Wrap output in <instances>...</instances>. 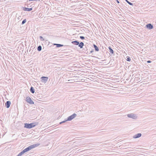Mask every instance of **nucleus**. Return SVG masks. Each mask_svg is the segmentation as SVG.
Wrapping results in <instances>:
<instances>
[{
	"label": "nucleus",
	"mask_w": 156,
	"mask_h": 156,
	"mask_svg": "<svg viewBox=\"0 0 156 156\" xmlns=\"http://www.w3.org/2000/svg\"><path fill=\"white\" fill-rule=\"evenodd\" d=\"M39 145H40V144H38V143L34 144L31 145L30 146H29L28 147L24 149L23 150H24V151H25V152H26L31 150L32 149H33V148H34L37 147L39 146Z\"/></svg>",
	"instance_id": "nucleus-1"
},
{
	"label": "nucleus",
	"mask_w": 156,
	"mask_h": 156,
	"mask_svg": "<svg viewBox=\"0 0 156 156\" xmlns=\"http://www.w3.org/2000/svg\"><path fill=\"white\" fill-rule=\"evenodd\" d=\"M37 125V123L36 122H33L30 124L27 123L24 124V127L28 129H30L35 126Z\"/></svg>",
	"instance_id": "nucleus-2"
},
{
	"label": "nucleus",
	"mask_w": 156,
	"mask_h": 156,
	"mask_svg": "<svg viewBox=\"0 0 156 156\" xmlns=\"http://www.w3.org/2000/svg\"><path fill=\"white\" fill-rule=\"evenodd\" d=\"M72 43L74 45H78V46L80 47V48H82L84 45L83 42H81L80 43L79 41H72Z\"/></svg>",
	"instance_id": "nucleus-3"
},
{
	"label": "nucleus",
	"mask_w": 156,
	"mask_h": 156,
	"mask_svg": "<svg viewBox=\"0 0 156 156\" xmlns=\"http://www.w3.org/2000/svg\"><path fill=\"white\" fill-rule=\"evenodd\" d=\"M77 116V115L76 113H73L72 115L69 116L67 119L66 120V121H70L72 120L74 118L76 117Z\"/></svg>",
	"instance_id": "nucleus-4"
},
{
	"label": "nucleus",
	"mask_w": 156,
	"mask_h": 156,
	"mask_svg": "<svg viewBox=\"0 0 156 156\" xmlns=\"http://www.w3.org/2000/svg\"><path fill=\"white\" fill-rule=\"evenodd\" d=\"M26 101L28 103L32 105L34 104V103L32 100L31 98L29 97H27L26 98Z\"/></svg>",
	"instance_id": "nucleus-5"
},
{
	"label": "nucleus",
	"mask_w": 156,
	"mask_h": 156,
	"mask_svg": "<svg viewBox=\"0 0 156 156\" xmlns=\"http://www.w3.org/2000/svg\"><path fill=\"white\" fill-rule=\"evenodd\" d=\"M127 115L129 118H132L133 119H136L137 118L136 115L133 113L128 114Z\"/></svg>",
	"instance_id": "nucleus-6"
},
{
	"label": "nucleus",
	"mask_w": 156,
	"mask_h": 156,
	"mask_svg": "<svg viewBox=\"0 0 156 156\" xmlns=\"http://www.w3.org/2000/svg\"><path fill=\"white\" fill-rule=\"evenodd\" d=\"M146 27L148 29H152L153 28V26L151 23H149L146 25Z\"/></svg>",
	"instance_id": "nucleus-7"
},
{
	"label": "nucleus",
	"mask_w": 156,
	"mask_h": 156,
	"mask_svg": "<svg viewBox=\"0 0 156 156\" xmlns=\"http://www.w3.org/2000/svg\"><path fill=\"white\" fill-rule=\"evenodd\" d=\"M41 79L43 82L46 83L48 81V77L42 76L41 78Z\"/></svg>",
	"instance_id": "nucleus-8"
},
{
	"label": "nucleus",
	"mask_w": 156,
	"mask_h": 156,
	"mask_svg": "<svg viewBox=\"0 0 156 156\" xmlns=\"http://www.w3.org/2000/svg\"><path fill=\"white\" fill-rule=\"evenodd\" d=\"M11 104L10 101H7L5 103V106L7 108H8L10 107Z\"/></svg>",
	"instance_id": "nucleus-9"
},
{
	"label": "nucleus",
	"mask_w": 156,
	"mask_h": 156,
	"mask_svg": "<svg viewBox=\"0 0 156 156\" xmlns=\"http://www.w3.org/2000/svg\"><path fill=\"white\" fill-rule=\"evenodd\" d=\"M142 134L140 133H137V134L133 136V138H137L141 136Z\"/></svg>",
	"instance_id": "nucleus-10"
},
{
	"label": "nucleus",
	"mask_w": 156,
	"mask_h": 156,
	"mask_svg": "<svg viewBox=\"0 0 156 156\" xmlns=\"http://www.w3.org/2000/svg\"><path fill=\"white\" fill-rule=\"evenodd\" d=\"M24 11H30L32 10V8H27L26 7H24L23 9Z\"/></svg>",
	"instance_id": "nucleus-11"
},
{
	"label": "nucleus",
	"mask_w": 156,
	"mask_h": 156,
	"mask_svg": "<svg viewBox=\"0 0 156 156\" xmlns=\"http://www.w3.org/2000/svg\"><path fill=\"white\" fill-rule=\"evenodd\" d=\"M53 45H56V47L57 48H58L61 47L63 46L64 45L63 44H54Z\"/></svg>",
	"instance_id": "nucleus-12"
},
{
	"label": "nucleus",
	"mask_w": 156,
	"mask_h": 156,
	"mask_svg": "<svg viewBox=\"0 0 156 156\" xmlns=\"http://www.w3.org/2000/svg\"><path fill=\"white\" fill-rule=\"evenodd\" d=\"M94 47V48L95 49V51H98L99 50V48L95 44H93Z\"/></svg>",
	"instance_id": "nucleus-13"
},
{
	"label": "nucleus",
	"mask_w": 156,
	"mask_h": 156,
	"mask_svg": "<svg viewBox=\"0 0 156 156\" xmlns=\"http://www.w3.org/2000/svg\"><path fill=\"white\" fill-rule=\"evenodd\" d=\"M108 48L109 50V52L110 53L112 54H113L114 53V51L113 49L111 48V47L110 46L108 47Z\"/></svg>",
	"instance_id": "nucleus-14"
},
{
	"label": "nucleus",
	"mask_w": 156,
	"mask_h": 156,
	"mask_svg": "<svg viewBox=\"0 0 156 156\" xmlns=\"http://www.w3.org/2000/svg\"><path fill=\"white\" fill-rule=\"evenodd\" d=\"M30 91L32 93H34L35 92V90L34 87H31L30 89Z\"/></svg>",
	"instance_id": "nucleus-15"
},
{
	"label": "nucleus",
	"mask_w": 156,
	"mask_h": 156,
	"mask_svg": "<svg viewBox=\"0 0 156 156\" xmlns=\"http://www.w3.org/2000/svg\"><path fill=\"white\" fill-rule=\"evenodd\" d=\"M41 45H39L38 47L37 50L38 51H40L41 50Z\"/></svg>",
	"instance_id": "nucleus-16"
},
{
	"label": "nucleus",
	"mask_w": 156,
	"mask_h": 156,
	"mask_svg": "<svg viewBox=\"0 0 156 156\" xmlns=\"http://www.w3.org/2000/svg\"><path fill=\"white\" fill-rule=\"evenodd\" d=\"M74 36H75V37L76 38H79L80 37L81 35H80V34H78V35H75Z\"/></svg>",
	"instance_id": "nucleus-17"
},
{
	"label": "nucleus",
	"mask_w": 156,
	"mask_h": 156,
	"mask_svg": "<svg viewBox=\"0 0 156 156\" xmlns=\"http://www.w3.org/2000/svg\"><path fill=\"white\" fill-rule=\"evenodd\" d=\"M126 2L128 3L129 5H133V4L129 2L128 0H125Z\"/></svg>",
	"instance_id": "nucleus-18"
},
{
	"label": "nucleus",
	"mask_w": 156,
	"mask_h": 156,
	"mask_svg": "<svg viewBox=\"0 0 156 156\" xmlns=\"http://www.w3.org/2000/svg\"><path fill=\"white\" fill-rule=\"evenodd\" d=\"M126 60L130 62L131 61V58L130 57L127 56V57Z\"/></svg>",
	"instance_id": "nucleus-19"
},
{
	"label": "nucleus",
	"mask_w": 156,
	"mask_h": 156,
	"mask_svg": "<svg viewBox=\"0 0 156 156\" xmlns=\"http://www.w3.org/2000/svg\"><path fill=\"white\" fill-rule=\"evenodd\" d=\"M26 21L27 20L26 19H24L22 22V24L23 25L26 22Z\"/></svg>",
	"instance_id": "nucleus-20"
},
{
	"label": "nucleus",
	"mask_w": 156,
	"mask_h": 156,
	"mask_svg": "<svg viewBox=\"0 0 156 156\" xmlns=\"http://www.w3.org/2000/svg\"><path fill=\"white\" fill-rule=\"evenodd\" d=\"M25 153V151H24V150H23L20 153L21 154V155H22L23 154H24Z\"/></svg>",
	"instance_id": "nucleus-21"
},
{
	"label": "nucleus",
	"mask_w": 156,
	"mask_h": 156,
	"mask_svg": "<svg viewBox=\"0 0 156 156\" xmlns=\"http://www.w3.org/2000/svg\"><path fill=\"white\" fill-rule=\"evenodd\" d=\"M66 121V120H64V121H63L62 122H60V124H61L62 123H65V122H66V121Z\"/></svg>",
	"instance_id": "nucleus-22"
},
{
	"label": "nucleus",
	"mask_w": 156,
	"mask_h": 156,
	"mask_svg": "<svg viewBox=\"0 0 156 156\" xmlns=\"http://www.w3.org/2000/svg\"><path fill=\"white\" fill-rule=\"evenodd\" d=\"M80 39H85V37H84L81 36H80Z\"/></svg>",
	"instance_id": "nucleus-23"
},
{
	"label": "nucleus",
	"mask_w": 156,
	"mask_h": 156,
	"mask_svg": "<svg viewBox=\"0 0 156 156\" xmlns=\"http://www.w3.org/2000/svg\"><path fill=\"white\" fill-rule=\"evenodd\" d=\"M29 1H40V0H28Z\"/></svg>",
	"instance_id": "nucleus-24"
},
{
	"label": "nucleus",
	"mask_w": 156,
	"mask_h": 156,
	"mask_svg": "<svg viewBox=\"0 0 156 156\" xmlns=\"http://www.w3.org/2000/svg\"><path fill=\"white\" fill-rule=\"evenodd\" d=\"M147 63H150L151 62V61L150 60H148L147 61Z\"/></svg>",
	"instance_id": "nucleus-25"
},
{
	"label": "nucleus",
	"mask_w": 156,
	"mask_h": 156,
	"mask_svg": "<svg viewBox=\"0 0 156 156\" xmlns=\"http://www.w3.org/2000/svg\"><path fill=\"white\" fill-rule=\"evenodd\" d=\"M115 1H116V2H117L118 3H119V1L118 0H115Z\"/></svg>",
	"instance_id": "nucleus-26"
},
{
	"label": "nucleus",
	"mask_w": 156,
	"mask_h": 156,
	"mask_svg": "<svg viewBox=\"0 0 156 156\" xmlns=\"http://www.w3.org/2000/svg\"><path fill=\"white\" fill-rule=\"evenodd\" d=\"M39 38L40 39H43V37L41 36H39Z\"/></svg>",
	"instance_id": "nucleus-27"
},
{
	"label": "nucleus",
	"mask_w": 156,
	"mask_h": 156,
	"mask_svg": "<svg viewBox=\"0 0 156 156\" xmlns=\"http://www.w3.org/2000/svg\"><path fill=\"white\" fill-rule=\"evenodd\" d=\"M21 155L20 154V153H19L16 156H21Z\"/></svg>",
	"instance_id": "nucleus-28"
},
{
	"label": "nucleus",
	"mask_w": 156,
	"mask_h": 156,
	"mask_svg": "<svg viewBox=\"0 0 156 156\" xmlns=\"http://www.w3.org/2000/svg\"><path fill=\"white\" fill-rule=\"evenodd\" d=\"M92 52H93V51H90L91 53H92Z\"/></svg>",
	"instance_id": "nucleus-29"
},
{
	"label": "nucleus",
	"mask_w": 156,
	"mask_h": 156,
	"mask_svg": "<svg viewBox=\"0 0 156 156\" xmlns=\"http://www.w3.org/2000/svg\"><path fill=\"white\" fill-rule=\"evenodd\" d=\"M43 41H44V39H43V40H42Z\"/></svg>",
	"instance_id": "nucleus-30"
}]
</instances>
